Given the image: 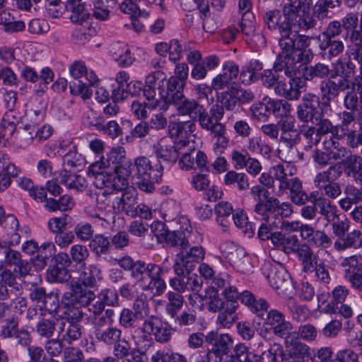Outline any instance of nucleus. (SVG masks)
Returning a JSON list of instances; mask_svg holds the SVG:
<instances>
[{
	"label": "nucleus",
	"mask_w": 362,
	"mask_h": 362,
	"mask_svg": "<svg viewBox=\"0 0 362 362\" xmlns=\"http://www.w3.org/2000/svg\"><path fill=\"white\" fill-rule=\"evenodd\" d=\"M73 260L79 264L77 280H72L70 284L71 291L66 292L62 298L66 313L73 318L78 319L82 315L80 308L74 306L78 304L87 305L90 302V265L83 262L88 258L89 251L86 246L75 245L71 248Z\"/></svg>",
	"instance_id": "f257e3e1"
},
{
	"label": "nucleus",
	"mask_w": 362,
	"mask_h": 362,
	"mask_svg": "<svg viewBox=\"0 0 362 362\" xmlns=\"http://www.w3.org/2000/svg\"><path fill=\"white\" fill-rule=\"evenodd\" d=\"M331 222L333 234L337 237L334 247L337 252L362 247V232L358 229L349 232L350 221L348 218L340 220L338 217Z\"/></svg>",
	"instance_id": "f03ea898"
},
{
	"label": "nucleus",
	"mask_w": 362,
	"mask_h": 362,
	"mask_svg": "<svg viewBox=\"0 0 362 362\" xmlns=\"http://www.w3.org/2000/svg\"><path fill=\"white\" fill-rule=\"evenodd\" d=\"M146 86L143 94L146 97L148 107L166 111L168 110L165 101V88L166 86V76L160 71H154L146 76Z\"/></svg>",
	"instance_id": "7ed1b4c3"
},
{
	"label": "nucleus",
	"mask_w": 362,
	"mask_h": 362,
	"mask_svg": "<svg viewBox=\"0 0 362 362\" xmlns=\"http://www.w3.org/2000/svg\"><path fill=\"white\" fill-rule=\"evenodd\" d=\"M279 125L281 131L279 141L285 156V161L290 163L298 157L296 146L301 141L300 133L294 128V124L291 122L281 120Z\"/></svg>",
	"instance_id": "20e7f679"
},
{
	"label": "nucleus",
	"mask_w": 362,
	"mask_h": 362,
	"mask_svg": "<svg viewBox=\"0 0 362 362\" xmlns=\"http://www.w3.org/2000/svg\"><path fill=\"white\" fill-rule=\"evenodd\" d=\"M267 315L264 322V332H272L274 336L284 339H291L296 335L295 332H292L293 325L286 320L285 315L276 310L270 309L267 310ZM262 330L260 334L263 337Z\"/></svg>",
	"instance_id": "39448f33"
},
{
	"label": "nucleus",
	"mask_w": 362,
	"mask_h": 362,
	"mask_svg": "<svg viewBox=\"0 0 362 362\" xmlns=\"http://www.w3.org/2000/svg\"><path fill=\"white\" fill-rule=\"evenodd\" d=\"M343 105L345 110L340 114L341 123L336 125V138L338 139L344 138L349 132L354 130L357 124L356 120L362 121V106L357 105L354 102L351 103L347 99L343 100Z\"/></svg>",
	"instance_id": "423d86ee"
},
{
	"label": "nucleus",
	"mask_w": 362,
	"mask_h": 362,
	"mask_svg": "<svg viewBox=\"0 0 362 362\" xmlns=\"http://www.w3.org/2000/svg\"><path fill=\"white\" fill-rule=\"evenodd\" d=\"M205 341L212 345L206 354L208 362H222L223 357L229 354L233 344V339L228 334H218L214 332L205 337Z\"/></svg>",
	"instance_id": "0eeeda50"
},
{
	"label": "nucleus",
	"mask_w": 362,
	"mask_h": 362,
	"mask_svg": "<svg viewBox=\"0 0 362 362\" xmlns=\"http://www.w3.org/2000/svg\"><path fill=\"white\" fill-rule=\"evenodd\" d=\"M90 303V302L87 305L78 304L77 305L74 306L75 308H78L79 307L80 310L83 313L81 317L78 319L73 318L71 316L68 315L66 313V308L62 303V306L64 309V313L66 315V317H57V330L58 332V337L62 341H66L68 344H71L73 341L78 339L81 336V330L79 325L70 321L69 318L73 320H80L83 317L84 314L83 309L86 308L88 310H90V309L88 308Z\"/></svg>",
	"instance_id": "6e6552de"
},
{
	"label": "nucleus",
	"mask_w": 362,
	"mask_h": 362,
	"mask_svg": "<svg viewBox=\"0 0 362 362\" xmlns=\"http://www.w3.org/2000/svg\"><path fill=\"white\" fill-rule=\"evenodd\" d=\"M254 98L255 95L251 90L233 86L221 93L219 107H222L223 112L224 110L233 111L252 102Z\"/></svg>",
	"instance_id": "1a4fd4ad"
},
{
	"label": "nucleus",
	"mask_w": 362,
	"mask_h": 362,
	"mask_svg": "<svg viewBox=\"0 0 362 362\" xmlns=\"http://www.w3.org/2000/svg\"><path fill=\"white\" fill-rule=\"evenodd\" d=\"M118 264L124 270L131 271V276L143 286L147 284L150 276L158 265L153 263L146 264L141 260L134 262L129 256L118 259Z\"/></svg>",
	"instance_id": "9d476101"
},
{
	"label": "nucleus",
	"mask_w": 362,
	"mask_h": 362,
	"mask_svg": "<svg viewBox=\"0 0 362 362\" xmlns=\"http://www.w3.org/2000/svg\"><path fill=\"white\" fill-rule=\"evenodd\" d=\"M320 105V98L313 93H306L301 98L300 104L297 107L296 116L304 124H314L317 121L318 108Z\"/></svg>",
	"instance_id": "9b49d317"
},
{
	"label": "nucleus",
	"mask_w": 362,
	"mask_h": 362,
	"mask_svg": "<svg viewBox=\"0 0 362 362\" xmlns=\"http://www.w3.org/2000/svg\"><path fill=\"white\" fill-rule=\"evenodd\" d=\"M1 228L5 239L10 246L18 245L21 238H28L31 233L30 228L26 225L21 226L17 217L12 214H7Z\"/></svg>",
	"instance_id": "f8f14e48"
},
{
	"label": "nucleus",
	"mask_w": 362,
	"mask_h": 362,
	"mask_svg": "<svg viewBox=\"0 0 362 362\" xmlns=\"http://www.w3.org/2000/svg\"><path fill=\"white\" fill-rule=\"evenodd\" d=\"M204 250L201 247L195 246L187 252H181L177 255L173 267L175 274L182 275L190 273L194 270L196 264L204 259Z\"/></svg>",
	"instance_id": "ddd939ff"
},
{
	"label": "nucleus",
	"mask_w": 362,
	"mask_h": 362,
	"mask_svg": "<svg viewBox=\"0 0 362 362\" xmlns=\"http://www.w3.org/2000/svg\"><path fill=\"white\" fill-rule=\"evenodd\" d=\"M142 331L149 334H152L158 342L167 343L171 339L173 326L170 327L168 324H164L158 316L153 315L144 320Z\"/></svg>",
	"instance_id": "4468645a"
},
{
	"label": "nucleus",
	"mask_w": 362,
	"mask_h": 362,
	"mask_svg": "<svg viewBox=\"0 0 362 362\" xmlns=\"http://www.w3.org/2000/svg\"><path fill=\"white\" fill-rule=\"evenodd\" d=\"M69 71L73 78L76 79V81L71 82L69 86L70 91L73 95H80L85 100L90 98L89 93V87L90 86V81L86 78V82L79 80L83 75L87 74V68L83 62H76L74 63L69 68Z\"/></svg>",
	"instance_id": "2eb2a0df"
},
{
	"label": "nucleus",
	"mask_w": 362,
	"mask_h": 362,
	"mask_svg": "<svg viewBox=\"0 0 362 362\" xmlns=\"http://www.w3.org/2000/svg\"><path fill=\"white\" fill-rule=\"evenodd\" d=\"M286 339L284 344L286 351L282 353V362H305V358L310 356V347L298 340V338Z\"/></svg>",
	"instance_id": "dca6fc26"
},
{
	"label": "nucleus",
	"mask_w": 362,
	"mask_h": 362,
	"mask_svg": "<svg viewBox=\"0 0 362 362\" xmlns=\"http://www.w3.org/2000/svg\"><path fill=\"white\" fill-rule=\"evenodd\" d=\"M173 104L177 105V111L179 115L187 116L192 121H198L199 124L209 113L204 106L196 100L187 98L185 96Z\"/></svg>",
	"instance_id": "f3484780"
},
{
	"label": "nucleus",
	"mask_w": 362,
	"mask_h": 362,
	"mask_svg": "<svg viewBox=\"0 0 362 362\" xmlns=\"http://www.w3.org/2000/svg\"><path fill=\"white\" fill-rule=\"evenodd\" d=\"M177 276L169 281L173 291L182 294L190 291L195 293L201 291L202 280L200 277L190 273Z\"/></svg>",
	"instance_id": "a211bd4d"
},
{
	"label": "nucleus",
	"mask_w": 362,
	"mask_h": 362,
	"mask_svg": "<svg viewBox=\"0 0 362 362\" xmlns=\"http://www.w3.org/2000/svg\"><path fill=\"white\" fill-rule=\"evenodd\" d=\"M223 115L222 107H219L218 104L214 105L201 122L200 126L203 129L210 131L215 137L222 136L226 133L225 125L220 122Z\"/></svg>",
	"instance_id": "6ab92c4d"
},
{
	"label": "nucleus",
	"mask_w": 362,
	"mask_h": 362,
	"mask_svg": "<svg viewBox=\"0 0 362 362\" xmlns=\"http://www.w3.org/2000/svg\"><path fill=\"white\" fill-rule=\"evenodd\" d=\"M65 9L71 13L69 18L73 23L81 25L88 24L89 28L90 23L88 22L90 18L88 0H66Z\"/></svg>",
	"instance_id": "aec40b11"
},
{
	"label": "nucleus",
	"mask_w": 362,
	"mask_h": 362,
	"mask_svg": "<svg viewBox=\"0 0 362 362\" xmlns=\"http://www.w3.org/2000/svg\"><path fill=\"white\" fill-rule=\"evenodd\" d=\"M337 71L321 82L320 89L322 93L337 98L341 92L350 89V81L346 78H337Z\"/></svg>",
	"instance_id": "412c9836"
},
{
	"label": "nucleus",
	"mask_w": 362,
	"mask_h": 362,
	"mask_svg": "<svg viewBox=\"0 0 362 362\" xmlns=\"http://www.w3.org/2000/svg\"><path fill=\"white\" fill-rule=\"evenodd\" d=\"M302 239L307 240L310 246L324 249L329 248L332 244L331 238L324 230H315L308 224H305L302 231Z\"/></svg>",
	"instance_id": "4be33fe9"
},
{
	"label": "nucleus",
	"mask_w": 362,
	"mask_h": 362,
	"mask_svg": "<svg viewBox=\"0 0 362 362\" xmlns=\"http://www.w3.org/2000/svg\"><path fill=\"white\" fill-rule=\"evenodd\" d=\"M172 319L173 331L191 332L198 320L197 313L194 310L188 309L180 313H177L174 316L170 317Z\"/></svg>",
	"instance_id": "5701e85b"
},
{
	"label": "nucleus",
	"mask_w": 362,
	"mask_h": 362,
	"mask_svg": "<svg viewBox=\"0 0 362 362\" xmlns=\"http://www.w3.org/2000/svg\"><path fill=\"white\" fill-rule=\"evenodd\" d=\"M290 192L291 201L298 206L305 204L309 201V196L303 189L302 182L293 175L281 189V195L286 191Z\"/></svg>",
	"instance_id": "b1692460"
},
{
	"label": "nucleus",
	"mask_w": 362,
	"mask_h": 362,
	"mask_svg": "<svg viewBox=\"0 0 362 362\" xmlns=\"http://www.w3.org/2000/svg\"><path fill=\"white\" fill-rule=\"evenodd\" d=\"M239 74V68L232 62H228L223 66V73L214 77L211 82V86L215 90H223L228 87V85L235 80Z\"/></svg>",
	"instance_id": "393cba45"
},
{
	"label": "nucleus",
	"mask_w": 362,
	"mask_h": 362,
	"mask_svg": "<svg viewBox=\"0 0 362 362\" xmlns=\"http://www.w3.org/2000/svg\"><path fill=\"white\" fill-rule=\"evenodd\" d=\"M137 204V192L133 187H129L117 197L113 206L118 211H124L127 216H134V209Z\"/></svg>",
	"instance_id": "a878e982"
},
{
	"label": "nucleus",
	"mask_w": 362,
	"mask_h": 362,
	"mask_svg": "<svg viewBox=\"0 0 362 362\" xmlns=\"http://www.w3.org/2000/svg\"><path fill=\"white\" fill-rule=\"evenodd\" d=\"M270 286L277 291L279 295L288 296L291 288V281L288 273L284 270L272 269L268 274Z\"/></svg>",
	"instance_id": "bb28decb"
},
{
	"label": "nucleus",
	"mask_w": 362,
	"mask_h": 362,
	"mask_svg": "<svg viewBox=\"0 0 362 362\" xmlns=\"http://www.w3.org/2000/svg\"><path fill=\"white\" fill-rule=\"evenodd\" d=\"M57 180L66 187L77 191H83L88 185V180L84 177L72 170H62Z\"/></svg>",
	"instance_id": "cd10ccee"
},
{
	"label": "nucleus",
	"mask_w": 362,
	"mask_h": 362,
	"mask_svg": "<svg viewBox=\"0 0 362 362\" xmlns=\"http://www.w3.org/2000/svg\"><path fill=\"white\" fill-rule=\"evenodd\" d=\"M288 81L280 80L274 87V93L288 100H297L300 98V91L296 80L299 78L288 77Z\"/></svg>",
	"instance_id": "c85d7f7f"
},
{
	"label": "nucleus",
	"mask_w": 362,
	"mask_h": 362,
	"mask_svg": "<svg viewBox=\"0 0 362 362\" xmlns=\"http://www.w3.org/2000/svg\"><path fill=\"white\" fill-rule=\"evenodd\" d=\"M361 259L360 255H353L342 259L340 265L344 269V278L350 283L351 286L355 281L356 275L361 272Z\"/></svg>",
	"instance_id": "c756f323"
},
{
	"label": "nucleus",
	"mask_w": 362,
	"mask_h": 362,
	"mask_svg": "<svg viewBox=\"0 0 362 362\" xmlns=\"http://www.w3.org/2000/svg\"><path fill=\"white\" fill-rule=\"evenodd\" d=\"M278 209L279 199L273 196H269L261 202L256 203L254 211L257 215L262 216L263 219L275 220L278 217L276 214Z\"/></svg>",
	"instance_id": "7c9ffc66"
},
{
	"label": "nucleus",
	"mask_w": 362,
	"mask_h": 362,
	"mask_svg": "<svg viewBox=\"0 0 362 362\" xmlns=\"http://www.w3.org/2000/svg\"><path fill=\"white\" fill-rule=\"evenodd\" d=\"M288 3L284 5L282 13L284 18L288 22L289 27L296 23L297 19L305 12L306 3L300 0H288Z\"/></svg>",
	"instance_id": "2f4dec72"
},
{
	"label": "nucleus",
	"mask_w": 362,
	"mask_h": 362,
	"mask_svg": "<svg viewBox=\"0 0 362 362\" xmlns=\"http://www.w3.org/2000/svg\"><path fill=\"white\" fill-rule=\"evenodd\" d=\"M154 149L156 158L168 165L175 163L180 156V153L176 151L174 146L163 139L154 145Z\"/></svg>",
	"instance_id": "473e14b6"
},
{
	"label": "nucleus",
	"mask_w": 362,
	"mask_h": 362,
	"mask_svg": "<svg viewBox=\"0 0 362 362\" xmlns=\"http://www.w3.org/2000/svg\"><path fill=\"white\" fill-rule=\"evenodd\" d=\"M21 116L17 110H8L4 115L0 127L4 132V136H0V144L1 139L4 141V136H12L16 132L17 125L20 123Z\"/></svg>",
	"instance_id": "72a5a7b5"
},
{
	"label": "nucleus",
	"mask_w": 362,
	"mask_h": 362,
	"mask_svg": "<svg viewBox=\"0 0 362 362\" xmlns=\"http://www.w3.org/2000/svg\"><path fill=\"white\" fill-rule=\"evenodd\" d=\"M185 85V82L172 76L166 81L165 87L167 88L166 90H165V100L167 101L168 108L169 105L180 100L185 96L182 92Z\"/></svg>",
	"instance_id": "f704fd0d"
},
{
	"label": "nucleus",
	"mask_w": 362,
	"mask_h": 362,
	"mask_svg": "<svg viewBox=\"0 0 362 362\" xmlns=\"http://www.w3.org/2000/svg\"><path fill=\"white\" fill-rule=\"evenodd\" d=\"M86 163L84 157L77 152L74 145L63 156V170L79 171L82 170Z\"/></svg>",
	"instance_id": "c9c22d12"
},
{
	"label": "nucleus",
	"mask_w": 362,
	"mask_h": 362,
	"mask_svg": "<svg viewBox=\"0 0 362 362\" xmlns=\"http://www.w3.org/2000/svg\"><path fill=\"white\" fill-rule=\"evenodd\" d=\"M238 299L257 315H261L262 312L267 311L269 308V304L264 299L256 300L255 296L249 291L240 292Z\"/></svg>",
	"instance_id": "e433bc0d"
},
{
	"label": "nucleus",
	"mask_w": 362,
	"mask_h": 362,
	"mask_svg": "<svg viewBox=\"0 0 362 362\" xmlns=\"http://www.w3.org/2000/svg\"><path fill=\"white\" fill-rule=\"evenodd\" d=\"M104 157L101 156L100 160L92 163V182L99 189H103L110 182V175L105 173L106 165L103 161Z\"/></svg>",
	"instance_id": "4c0bfd02"
},
{
	"label": "nucleus",
	"mask_w": 362,
	"mask_h": 362,
	"mask_svg": "<svg viewBox=\"0 0 362 362\" xmlns=\"http://www.w3.org/2000/svg\"><path fill=\"white\" fill-rule=\"evenodd\" d=\"M296 255L301 262L303 272H312L315 270L317 263V257L308 244H302L300 249L297 250Z\"/></svg>",
	"instance_id": "58836bf2"
},
{
	"label": "nucleus",
	"mask_w": 362,
	"mask_h": 362,
	"mask_svg": "<svg viewBox=\"0 0 362 362\" xmlns=\"http://www.w3.org/2000/svg\"><path fill=\"white\" fill-rule=\"evenodd\" d=\"M293 54L286 52H279L273 64V71L275 73L284 72L288 77L293 76L296 69Z\"/></svg>",
	"instance_id": "ea45409f"
},
{
	"label": "nucleus",
	"mask_w": 362,
	"mask_h": 362,
	"mask_svg": "<svg viewBox=\"0 0 362 362\" xmlns=\"http://www.w3.org/2000/svg\"><path fill=\"white\" fill-rule=\"evenodd\" d=\"M293 167L288 164L283 165L279 164L273 166L274 178L278 183L276 190L274 189L275 194L278 197L281 196V189L286 186L289 178L294 175V173L292 172Z\"/></svg>",
	"instance_id": "a19ab883"
},
{
	"label": "nucleus",
	"mask_w": 362,
	"mask_h": 362,
	"mask_svg": "<svg viewBox=\"0 0 362 362\" xmlns=\"http://www.w3.org/2000/svg\"><path fill=\"white\" fill-rule=\"evenodd\" d=\"M342 170L341 166L337 164L330 165L326 170L317 173L313 180L315 186L319 189H322L323 185H326L331 181H336L341 177Z\"/></svg>",
	"instance_id": "79ce46f5"
},
{
	"label": "nucleus",
	"mask_w": 362,
	"mask_h": 362,
	"mask_svg": "<svg viewBox=\"0 0 362 362\" xmlns=\"http://www.w3.org/2000/svg\"><path fill=\"white\" fill-rule=\"evenodd\" d=\"M264 21L270 30H278L280 33L289 28L288 22L283 18L278 9L267 11L264 15Z\"/></svg>",
	"instance_id": "37998d69"
},
{
	"label": "nucleus",
	"mask_w": 362,
	"mask_h": 362,
	"mask_svg": "<svg viewBox=\"0 0 362 362\" xmlns=\"http://www.w3.org/2000/svg\"><path fill=\"white\" fill-rule=\"evenodd\" d=\"M315 204L320 214L329 223L338 218L337 209L329 199L323 196L315 197Z\"/></svg>",
	"instance_id": "c03bdc74"
},
{
	"label": "nucleus",
	"mask_w": 362,
	"mask_h": 362,
	"mask_svg": "<svg viewBox=\"0 0 362 362\" xmlns=\"http://www.w3.org/2000/svg\"><path fill=\"white\" fill-rule=\"evenodd\" d=\"M238 304L236 302L226 301L221 308L218 316V322L223 327H228L237 320L235 313Z\"/></svg>",
	"instance_id": "a18cd8bd"
},
{
	"label": "nucleus",
	"mask_w": 362,
	"mask_h": 362,
	"mask_svg": "<svg viewBox=\"0 0 362 362\" xmlns=\"http://www.w3.org/2000/svg\"><path fill=\"white\" fill-rule=\"evenodd\" d=\"M163 274V268L160 265H158L148 279H150V283L145 284L144 286V288L155 290L154 296L162 295L166 290V284L162 278Z\"/></svg>",
	"instance_id": "49530a36"
},
{
	"label": "nucleus",
	"mask_w": 362,
	"mask_h": 362,
	"mask_svg": "<svg viewBox=\"0 0 362 362\" xmlns=\"http://www.w3.org/2000/svg\"><path fill=\"white\" fill-rule=\"evenodd\" d=\"M163 168V165L160 164L158 168L156 169L157 174L155 175V177H151V174L136 176L137 181L136 182V184L137 187L141 190L146 192L151 193L154 191L155 187L153 182L158 181V179L162 176Z\"/></svg>",
	"instance_id": "de8ad7c7"
},
{
	"label": "nucleus",
	"mask_w": 362,
	"mask_h": 362,
	"mask_svg": "<svg viewBox=\"0 0 362 362\" xmlns=\"http://www.w3.org/2000/svg\"><path fill=\"white\" fill-rule=\"evenodd\" d=\"M320 49L324 52L325 54H328V57H337L339 54L342 53L344 49V44L340 40H335L332 39H321L319 37Z\"/></svg>",
	"instance_id": "09e8293b"
},
{
	"label": "nucleus",
	"mask_w": 362,
	"mask_h": 362,
	"mask_svg": "<svg viewBox=\"0 0 362 362\" xmlns=\"http://www.w3.org/2000/svg\"><path fill=\"white\" fill-rule=\"evenodd\" d=\"M346 175L356 180L362 176V157L352 155L344 163Z\"/></svg>",
	"instance_id": "8fccbe9b"
},
{
	"label": "nucleus",
	"mask_w": 362,
	"mask_h": 362,
	"mask_svg": "<svg viewBox=\"0 0 362 362\" xmlns=\"http://www.w3.org/2000/svg\"><path fill=\"white\" fill-rule=\"evenodd\" d=\"M357 105L362 106V76H357L350 82V89L344 96V100L346 99L351 103H356Z\"/></svg>",
	"instance_id": "3c124183"
},
{
	"label": "nucleus",
	"mask_w": 362,
	"mask_h": 362,
	"mask_svg": "<svg viewBox=\"0 0 362 362\" xmlns=\"http://www.w3.org/2000/svg\"><path fill=\"white\" fill-rule=\"evenodd\" d=\"M189 232L183 230H169L163 239L168 245L173 247H180L182 249L187 247L189 245Z\"/></svg>",
	"instance_id": "603ef678"
},
{
	"label": "nucleus",
	"mask_w": 362,
	"mask_h": 362,
	"mask_svg": "<svg viewBox=\"0 0 362 362\" xmlns=\"http://www.w3.org/2000/svg\"><path fill=\"white\" fill-rule=\"evenodd\" d=\"M168 303L165 305V312L167 315L174 316L178 313L184 305L185 298L182 294L174 291H168L167 293Z\"/></svg>",
	"instance_id": "864d4df0"
},
{
	"label": "nucleus",
	"mask_w": 362,
	"mask_h": 362,
	"mask_svg": "<svg viewBox=\"0 0 362 362\" xmlns=\"http://www.w3.org/2000/svg\"><path fill=\"white\" fill-rule=\"evenodd\" d=\"M235 256L229 262L230 265L238 272L242 274H249L252 272V266L249 257L246 255L244 250H240Z\"/></svg>",
	"instance_id": "5fc2aeb1"
},
{
	"label": "nucleus",
	"mask_w": 362,
	"mask_h": 362,
	"mask_svg": "<svg viewBox=\"0 0 362 362\" xmlns=\"http://www.w3.org/2000/svg\"><path fill=\"white\" fill-rule=\"evenodd\" d=\"M280 35L279 45L281 49V52L293 54L296 50V32H293L292 28L289 27L283 32H280Z\"/></svg>",
	"instance_id": "6e6d98bb"
},
{
	"label": "nucleus",
	"mask_w": 362,
	"mask_h": 362,
	"mask_svg": "<svg viewBox=\"0 0 362 362\" xmlns=\"http://www.w3.org/2000/svg\"><path fill=\"white\" fill-rule=\"evenodd\" d=\"M95 338L99 341H102L106 344L112 345L121 337V331L117 328L107 327L106 329H100L94 330Z\"/></svg>",
	"instance_id": "4d7b16f0"
},
{
	"label": "nucleus",
	"mask_w": 362,
	"mask_h": 362,
	"mask_svg": "<svg viewBox=\"0 0 362 362\" xmlns=\"http://www.w3.org/2000/svg\"><path fill=\"white\" fill-rule=\"evenodd\" d=\"M248 150L255 154H260L265 158H269L271 156L272 148L266 144L262 143L259 136H252L248 139Z\"/></svg>",
	"instance_id": "13d9d810"
},
{
	"label": "nucleus",
	"mask_w": 362,
	"mask_h": 362,
	"mask_svg": "<svg viewBox=\"0 0 362 362\" xmlns=\"http://www.w3.org/2000/svg\"><path fill=\"white\" fill-rule=\"evenodd\" d=\"M330 71L328 65L319 62L313 66L305 67L304 76L307 80H312L314 78H326L329 76Z\"/></svg>",
	"instance_id": "bf43d9fd"
},
{
	"label": "nucleus",
	"mask_w": 362,
	"mask_h": 362,
	"mask_svg": "<svg viewBox=\"0 0 362 362\" xmlns=\"http://www.w3.org/2000/svg\"><path fill=\"white\" fill-rule=\"evenodd\" d=\"M186 127L188 128L189 132H193L195 129V124L194 122H170L168 125V132L171 138L180 139L185 137L187 134Z\"/></svg>",
	"instance_id": "052dcab7"
},
{
	"label": "nucleus",
	"mask_w": 362,
	"mask_h": 362,
	"mask_svg": "<svg viewBox=\"0 0 362 362\" xmlns=\"http://www.w3.org/2000/svg\"><path fill=\"white\" fill-rule=\"evenodd\" d=\"M57 318L41 319L36 325V332L41 337L49 339L57 329Z\"/></svg>",
	"instance_id": "680f3d73"
},
{
	"label": "nucleus",
	"mask_w": 362,
	"mask_h": 362,
	"mask_svg": "<svg viewBox=\"0 0 362 362\" xmlns=\"http://www.w3.org/2000/svg\"><path fill=\"white\" fill-rule=\"evenodd\" d=\"M263 220L264 222L259 226L257 235L262 240H268L274 233L272 230L279 228V225L281 223V218L276 217L275 220L272 218Z\"/></svg>",
	"instance_id": "e2e57ef3"
},
{
	"label": "nucleus",
	"mask_w": 362,
	"mask_h": 362,
	"mask_svg": "<svg viewBox=\"0 0 362 362\" xmlns=\"http://www.w3.org/2000/svg\"><path fill=\"white\" fill-rule=\"evenodd\" d=\"M206 298L208 300V310L212 313H217L221 310L226 301H223L220 297L216 290L214 288H207L206 291Z\"/></svg>",
	"instance_id": "0e129e2a"
},
{
	"label": "nucleus",
	"mask_w": 362,
	"mask_h": 362,
	"mask_svg": "<svg viewBox=\"0 0 362 362\" xmlns=\"http://www.w3.org/2000/svg\"><path fill=\"white\" fill-rule=\"evenodd\" d=\"M115 0H93L92 3L94 5L93 16L99 21H105L110 15L109 5L110 2L115 3Z\"/></svg>",
	"instance_id": "69168bd1"
},
{
	"label": "nucleus",
	"mask_w": 362,
	"mask_h": 362,
	"mask_svg": "<svg viewBox=\"0 0 362 362\" xmlns=\"http://www.w3.org/2000/svg\"><path fill=\"white\" fill-rule=\"evenodd\" d=\"M71 275L67 269L59 264L54 265L47 269V279L50 282H64L70 278Z\"/></svg>",
	"instance_id": "338daca9"
},
{
	"label": "nucleus",
	"mask_w": 362,
	"mask_h": 362,
	"mask_svg": "<svg viewBox=\"0 0 362 362\" xmlns=\"http://www.w3.org/2000/svg\"><path fill=\"white\" fill-rule=\"evenodd\" d=\"M314 124L317 126L315 129H317V134L319 135V136L331 133L333 136L336 138V125L334 126L329 119L324 118L322 114L318 116L317 121L315 120Z\"/></svg>",
	"instance_id": "774afa93"
}]
</instances>
